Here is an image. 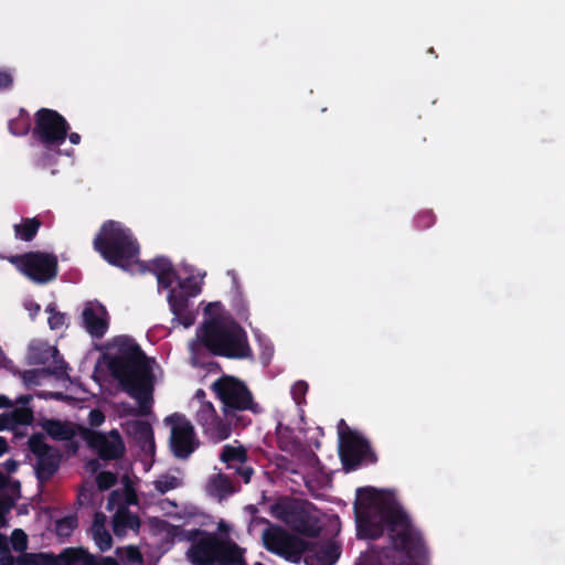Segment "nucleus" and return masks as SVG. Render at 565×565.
<instances>
[{"instance_id": "nucleus-1", "label": "nucleus", "mask_w": 565, "mask_h": 565, "mask_svg": "<svg viewBox=\"0 0 565 565\" xmlns=\"http://www.w3.org/2000/svg\"><path fill=\"white\" fill-rule=\"evenodd\" d=\"M356 521L359 535L375 539L383 533L377 522L385 521L390 536L396 547L406 548L414 534L406 515L384 492L373 488L359 490L356 498Z\"/></svg>"}, {"instance_id": "nucleus-2", "label": "nucleus", "mask_w": 565, "mask_h": 565, "mask_svg": "<svg viewBox=\"0 0 565 565\" xmlns=\"http://www.w3.org/2000/svg\"><path fill=\"white\" fill-rule=\"evenodd\" d=\"M196 341L217 355L234 359L250 355L246 332L218 302L205 307Z\"/></svg>"}, {"instance_id": "nucleus-3", "label": "nucleus", "mask_w": 565, "mask_h": 565, "mask_svg": "<svg viewBox=\"0 0 565 565\" xmlns=\"http://www.w3.org/2000/svg\"><path fill=\"white\" fill-rule=\"evenodd\" d=\"M111 373L124 390L141 401L150 392V367L139 348L128 338H117L107 348Z\"/></svg>"}, {"instance_id": "nucleus-4", "label": "nucleus", "mask_w": 565, "mask_h": 565, "mask_svg": "<svg viewBox=\"0 0 565 565\" xmlns=\"http://www.w3.org/2000/svg\"><path fill=\"white\" fill-rule=\"evenodd\" d=\"M94 246L111 265L129 268L137 263L139 246L130 231L117 222L103 225Z\"/></svg>"}, {"instance_id": "nucleus-5", "label": "nucleus", "mask_w": 565, "mask_h": 565, "mask_svg": "<svg viewBox=\"0 0 565 565\" xmlns=\"http://www.w3.org/2000/svg\"><path fill=\"white\" fill-rule=\"evenodd\" d=\"M189 557L198 565H209L215 561L230 564L241 562L242 552L233 543L218 542L211 535H203L189 551Z\"/></svg>"}, {"instance_id": "nucleus-6", "label": "nucleus", "mask_w": 565, "mask_h": 565, "mask_svg": "<svg viewBox=\"0 0 565 565\" xmlns=\"http://www.w3.org/2000/svg\"><path fill=\"white\" fill-rule=\"evenodd\" d=\"M20 271L36 282H46L56 275V258L45 253H28L10 259Z\"/></svg>"}, {"instance_id": "nucleus-7", "label": "nucleus", "mask_w": 565, "mask_h": 565, "mask_svg": "<svg viewBox=\"0 0 565 565\" xmlns=\"http://www.w3.org/2000/svg\"><path fill=\"white\" fill-rule=\"evenodd\" d=\"M164 423L170 428V447L172 452L179 458H186L198 445L193 426L180 414L167 417Z\"/></svg>"}, {"instance_id": "nucleus-8", "label": "nucleus", "mask_w": 565, "mask_h": 565, "mask_svg": "<svg viewBox=\"0 0 565 565\" xmlns=\"http://www.w3.org/2000/svg\"><path fill=\"white\" fill-rule=\"evenodd\" d=\"M263 542L268 551L287 558L297 557L307 548V543L302 539L290 535L277 526H269L263 532Z\"/></svg>"}, {"instance_id": "nucleus-9", "label": "nucleus", "mask_w": 565, "mask_h": 565, "mask_svg": "<svg viewBox=\"0 0 565 565\" xmlns=\"http://www.w3.org/2000/svg\"><path fill=\"white\" fill-rule=\"evenodd\" d=\"M213 390L225 409H247L252 407V396L245 385L232 376H223L213 384Z\"/></svg>"}, {"instance_id": "nucleus-10", "label": "nucleus", "mask_w": 565, "mask_h": 565, "mask_svg": "<svg viewBox=\"0 0 565 565\" xmlns=\"http://www.w3.org/2000/svg\"><path fill=\"white\" fill-rule=\"evenodd\" d=\"M68 125L56 111L41 109L36 114V126L34 132L45 143H62L66 137Z\"/></svg>"}, {"instance_id": "nucleus-11", "label": "nucleus", "mask_w": 565, "mask_h": 565, "mask_svg": "<svg viewBox=\"0 0 565 565\" xmlns=\"http://www.w3.org/2000/svg\"><path fill=\"white\" fill-rule=\"evenodd\" d=\"M31 451L36 458L35 469L39 478H49L57 468L58 455L50 448L42 436H33L29 440Z\"/></svg>"}, {"instance_id": "nucleus-12", "label": "nucleus", "mask_w": 565, "mask_h": 565, "mask_svg": "<svg viewBox=\"0 0 565 565\" xmlns=\"http://www.w3.org/2000/svg\"><path fill=\"white\" fill-rule=\"evenodd\" d=\"M367 444L352 431L340 433V456L347 470L355 468L367 451Z\"/></svg>"}, {"instance_id": "nucleus-13", "label": "nucleus", "mask_w": 565, "mask_h": 565, "mask_svg": "<svg viewBox=\"0 0 565 565\" xmlns=\"http://www.w3.org/2000/svg\"><path fill=\"white\" fill-rule=\"evenodd\" d=\"M88 445L104 459H115L124 454L125 446L117 430L109 434L90 433L87 436Z\"/></svg>"}, {"instance_id": "nucleus-14", "label": "nucleus", "mask_w": 565, "mask_h": 565, "mask_svg": "<svg viewBox=\"0 0 565 565\" xmlns=\"http://www.w3.org/2000/svg\"><path fill=\"white\" fill-rule=\"evenodd\" d=\"M25 562L33 565H77L79 563L90 564V557L82 550L70 548L57 557L46 554L24 555L19 564L24 565Z\"/></svg>"}, {"instance_id": "nucleus-15", "label": "nucleus", "mask_w": 565, "mask_h": 565, "mask_svg": "<svg viewBox=\"0 0 565 565\" xmlns=\"http://www.w3.org/2000/svg\"><path fill=\"white\" fill-rule=\"evenodd\" d=\"M29 358L33 364H42L51 373H61L64 371L63 362L57 359L56 349L46 343H32Z\"/></svg>"}, {"instance_id": "nucleus-16", "label": "nucleus", "mask_w": 565, "mask_h": 565, "mask_svg": "<svg viewBox=\"0 0 565 565\" xmlns=\"http://www.w3.org/2000/svg\"><path fill=\"white\" fill-rule=\"evenodd\" d=\"M83 321L92 335L103 337L108 327L106 309L98 302H87L83 310Z\"/></svg>"}, {"instance_id": "nucleus-17", "label": "nucleus", "mask_w": 565, "mask_h": 565, "mask_svg": "<svg viewBox=\"0 0 565 565\" xmlns=\"http://www.w3.org/2000/svg\"><path fill=\"white\" fill-rule=\"evenodd\" d=\"M169 301L179 323L185 328L191 327L194 323L196 313L189 308L188 300L173 294L170 296Z\"/></svg>"}, {"instance_id": "nucleus-18", "label": "nucleus", "mask_w": 565, "mask_h": 565, "mask_svg": "<svg viewBox=\"0 0 565 565\" xmlns=\"http://www.w3.org/2000/svg\"><path fill=\"white\" fill-rule=\"evenodd\" d=\"M139 519L127 511L126 509H119L114 516V532L116 535H125L128 531H138Z\"/></svg>"}, {"instance_id": "nucleus-19", "label": "nucleus", "mask_w": 565, "mask_h": 565, "mask_svg": "<svg viewBox=\"0 0 565 565\" xmlns=\"http://www.w3.org/2000/svg\"><path fill=\"white\" fill-rule=\"evenodd\" d=\"M42 428L52 438L58 440L70 439L75 434L74 427L66 422L47 419L42 423Z\"/></svg>"}, {"instance_id": "nucleus-20", "label": "nucleus", "mask_w": 565, "mask_h": 565, "mask_svg": "<svg viewBox=\"0 0 565 565\" xmlns=\"http://www.w3.org/2000/svg\"><path fill=\"white\" fill-rule=\"evenodd\" d=\"M182 484V477L179 471H168L153 482L154 489L159 494H164L168 491L174 490Z\"/></svg>"}, {"instance_id": "nucleus-21", "label": "nucleus", "mask_w": 565, "mask_h": 565, "mask_svg": "<svg viewBox=\"0 0 565 565\" xmlns=\"http://www.w3.org/2000/svg\"><path fill=\"white\" fill-rule=\"evenodd\" d=\"M207 490L210 494L218 499H222L234 491L231 481L223 475H216L211 478Z\"/></svg>"}, {"instance_id": "nucleus-22", "label": "nucleus", "mask_w": 565, "mask_h": 565, "mask_svg": "<svg viewBox=\"0 0 565 565\" xmlns=\"http://www.w3.org/2000/svg\"><path fill=\"white\" fill-rule=\"evenodd\" d=\"M246 454L242 446L226 445L221 454V459L230 466L245 461Z\"/></svg>"}, {"instance_id": "nucleus-23", "label": "nucleus", "mask_w": 565, "mask_h": 565, "mask_svg": "<svg viewBox=\"0 0 565 565\" xmlns=\"http://www.w3.org/2000/svg\"><path fill=\"white\" fill-rule=\"evenodd\" d=\"M40 222L36 218L24 220L21 224L14 225L15 236L23 241H30L35 235Z\"/></svg>"}, {"instance_id": "nucleus-24", "label": "nucleus", "mask_w": 565, "mask_h": 565, "mask_svg": "<svg viewBox=\"0 0 565 565\" xmlns=\"http://www.w3.org/2000/svg\"><path fill=\"white\" fill-rule=\"evenodd\" d=\"M117 555L125 565H142V557L134 546L117 550Z\"/></svg>"}, {"instance_id": "nucleus-25", "label": "nucleus", "mask_w": 565, "mask_h": 565, "mask_svg": "<svg viewBox=\"0 0 565 565\" xmlns=\"http://www.w3.org/2000/svg\"><path fill=\"white\" fill-rule=\"evenodd\" d=\"M157 265H158L157 276H158L159 284L164 287H169L174 280V277H175L174 271L171 269L170 264L167 260H163V259L158 260Z\"/></svg>"}, {"instance_id": "nucleus-26", "label": "nucleus", "mask_w": 565, "mask_h": 565, "mask_svg": "<svg viewBox=\"0 0 565 565\" xmlns=\"http://www.w3.org/2000/svg\"><path fill=\"white\" fill-rule=\"evenodd\" d=\"M92 534L102 551H107L111 547V536L105 529L94 530Z\"/></svg>"}, {"instance_id": "nucleus-27", "label": "nucleus", "mask_w": 565, "mask_h": 565, "mask_svg": "<svg viewBox=\"0 0 565 565\" xmlns=\"http://www.w3.org/2000/svg\"><path fill=\"white\" fill-rule=\"evenodd\" d=\"M49 326L52 330H60L66 324V317L61 312H56L54 308L49 307Z\"/></svg>"}, {"instance_id": "nucleus-28", "label": "nucleus", "mask_w": 565, "mask_h": 565, "mask_svg": "<svg viewBox=\"0 0 565 565\" xmlns=\"http://www.w3.org/2000/svg\"><path fill=\"white\" fill-rule=\"evenodd\" d=\"M76 527V520L74 518H66L56 522V533L60 536H68Z\"/></svg>"}, {"instance_id": "nucleus-29", "label": "nucleus", "mask_w": 565, "mask_h": 565, "mask_svg": "<svg viewBox=\"0 0 565 565\" xmlns=\"http://www.w3.org/2000/svg\"><path fill=\"white\" fill-rule=\"evenodd\" d=\"M116 476L108 471L100 472L96 478L98 488L100 490L109 489L116 483Z\"/></svg>"}, {"instance_id": "nucleus-30", "label": "nucleus", "mask_w": 565, "mask_h": 565, "mask_svg": "<svg viewBox=\"0 0 565 565\" xmlns=\"http://www.w3.org/2000/svg\"><path fill=\"white\" fill-rule=\"evenodd\" d=\"M14 550L22 552L26 548V535L22 530H14L11 535Z\"/></svg>"}, {"instance_id": "nucleus-31", "label": "nucleus", "mask_w": 565, "mask_h": 565, "mask_svg": "<svg viewBox=\"0 0 565 565\" xmlns=\"http://www.w3.org/2000/svg\"><path fill=\"white\" fill-rule=\"evenodd\" d=\"M12 418L19 424H29L32 420V413L29 408H19L12 413Z\"/></svg>"}, {"instance_id": "nucleus-32", "label": "nucleus", "mask_w": 565, "mask_h": 565, "mask_svg": "<svg viewBox=\"0 0 565 565\" xmlns=\"http://www.w3.org/2000/svg\"><path fill=\"white\" fill-rule=\"evenodd\" d=\"M212 436L217 441L226 439L230 436V427L222 423H216L215 427L212 429Z\"/></svg>"}, {"instance_id": "nucleus-33", "label": "nucleus", "mask_w": 565, "mask_h": 565, "mask_svg": "<svg viewBox=\"0 0 565 565\" xmlns=\"http://www.w3.org/2000/svg\"><path fill=\"white\" fill-rule=\"evenodd\" d=\"M307 384L305 382H297L294 386H292V395H294V398L300 403L302 396L306 394L307 392Z\"/></svg>"}, {"instance_id": "nucleus-34", "label": "nucleus", "mask_w": 565, "mask_h": 565, "mask_svg": "<svg viewBox=\"0 0 565 565\" xmlns=\"http://www.w3.org/2000/svg\"><path fill=\"white\" fill-rule=\"evenodd\" d=\"M104 419H105V417H104L103 413H102V412H99V411H96V409H95V411H92V412L89 413V422H90V424H92V425H94V426H99V425H102V424H103V422H104Z\"/></svg>"}, {"instance_id": "nucleus-35", "label": "nucleus", "mask_w": 565, "mask_h": 565, "mask_svg": "<svg viewBox=\"0 0 565 565\" xmlns=\"http://www.w3.org/2000/svg\"><path fill=\"white\" fill-rule=\"evenodd\" d=\"M105 523H106V516L103 513H96L94 522H93L92 531L97 530V529L98 530L105 529Z\"/></svg>"}, {"instance_id": "nucleus-36", "label": "nucleus", "mask_w": 565, "mask_h": 565, "mask_svg": "<svg viewBox=\"0 0 565 565\" xmlns=\"http://www.w3.org/2000/svg\"><path fill=\"white\" fill-rule=\"evenodd\" d=\"M11 84V77L7 73H0V88L8 87Z\"/></svg>"}, {"instance_id": "nucleus-37", "label": "nucleus", "mask_w": 565, "mask_h": 565, "mask_svg": "<svg viewBox=\"0 0 565 565\" xmlns=\"http://www.w3.org/2000/svg\"><path fill=\"white\" fill-rule=\"evenodd\" d=\"M26 309L31 311V316H34L40 311V306L30 301L26 303Z\"/></svg>"}, {"instance_id": "nucleus-38", "label": "nucleus", "mask_w": 565, "mask_h": 565, "mask_svg": "<svg viewBox=\"0 0 565 565\" xmlns=\"http://www.w3.org/2000/svg\"><path fill=\"white\" fill-rule=\"evenodd\" d=\"M95 565H118L117 562L114 558L110 557H104Z\"/></svg>"}, {"instance_id": "nucleus-39", "label": "nucleus", "mask_w": 565, "mask_h": 565, "mask_svg": "<svg viewBox=\"0 0 565 565\" xmlns=\"http://www.w3.org/2000/svg\"><path fill=\"white\" fill-rule=\"evenodd\" d=\"M140 427H141V430H142L145 437L150 438L151 437V429H150L149 425L142 423V424H140Z\"/></svg>"}, {"instance_id": "nucleus-40", "label": "nucleus", "mask_w": 565, "mask_h": 565, "mask_svg": "<svg viewBox=\"0 0 565 565\" xmlns=\"http://www.w3.org/2000/svg\"><path fill=\"white\" fill-rule=\"evenodd\" d=\"M4 466H6V469L10 472H13L17 469V462L13 460L6 461Z\"/></svg>"}, {"instance_id": "nucleus-41", "label": "nucleus", "mask_w": 565, "mask_h": 565, "mask_svg": "<svg viewBox=\"0 0 565 565\" xmlns=\"http://www.w3.org/2000/svg\"><path fill=\"white\" fill-rule=\"evenodd\" d=\"M239 473H242V476L244 477L245 482L249 481V478L252 475V470L249 468H244V469L239 470Z\"/></svg>"}, {"instance_id": "nucleus-42", "label": "nucleus", "mask_w": 565, "mask_h": 565, "mask_svg": "<svg viewBox=\"0 0 565 565\" xmlns=\"http://www.w3.org/2000/svg\"><path fill=\"white\" fill-rule=\"evenodd\" d=\"M338 557V553L335 551V548L332 550V554L328 557V559L323 561L324 564H332L335 562Z\"/></svg>"}, {"instance_id": "nucleus-43", "label": "nucleus", "mask_w": 565, "mask_h": 565, "mask_svg": "<svg viewBox=\"0 0 565 565\" xmlns=\"http://www.w3.org/2000/svg\"><path fill=\"white\" fill-rule=\"evenodd\" d=\"M7 451H8V444L2 437H0V456L6 454Z\"/></svg>"}, {"instance_id": "nucleus-44", "label": "nucleus", "mask_w": 565, "mask_h": 565, "mask_svg": "<svg viewBox=\"0 0 565 565\" xmlns=\"http://www.w3.org/2000/svg\"><path fill=\"white\" fill-rule=\"evenodd\" d=\"M120 413L122 415H130V414H137L138 411H135L134 408H127L125 405L121 406Z\"/></svg>"}, {"instance_id": "nucleus-45", "label": "nucleus", "mask_w": 565, "mask_h": 565, "mask_svg": "<svg viewBox=\"0 0 565 565\" xmlns=\"http://www.w3.org/2000/svg\"><path fill=\"white\" fill-rule=\"evenodd\" d=\"M68 138H70V141L74 145H77L81 140L79 135L76 132L71 134Z\"/></svg>"}, {"instance_id": "nucleus-46", "label": "nucleus", "mask_w": 565, "mask_h": 565, "mask_svg": "<svg viewBox=\"0 0 565 565\" xmlns=\"http://www.w3.org/2000/svg\"><path fill=\"white\" fill-rule=\"evenodd\" d=\"M127 502L128 503H136V497L135 494L131 492L130 489H127Z\"/></svg>"}, {"instance_id": "nucleus-47", "label": "nucleus", "mask_w": 565, "mask_h": 565, "mask_svg": "<svg viewBox=\"0 0 565 565\" xmlns=\"http://www.w3.org/2000/svg\"><path fill=\"white\" fill-rule=\"evenodd\" d=\"M9 406V401L6 396L0 395V407Z\"/></svg>"}, {"instance_id": "nucleus-48", "label": "nucleus", "mask_w": 565, "mask_h": 565, "mask_svg": "<svg viewBox=\"0 0 565 565\" xmlns=\"http://www.w3.org/2000/svg\"><path fill=\"white\" fill-rule=\"evenodd\" d=\"M6 544H7L6 536L0 533V547L6 546Z\"/></svg>"}, {"instance_id": "nucleus-49", "label": "nucleus", "mask_w": 565, "mask_h": 565, "mask_svg": "<svg viewBox=\"0 0 565 565\" xmlns=\"http://www.w3.org/2000/svg\"><path fill=\"white\" fill-rule=\"evenodd\" d=\"M3 524H4L3 509H2V505L0 504V526H2Z\"/></svg>"}, {"instance_id": "nucleus-50", "label": "nucleus", "mask_w": 565, "mask_h": 565, "mask_svg": "<svg viewBox=\"0 0 565 565\" xmlns=\"http://www.w3.org/2000/svg\"><path fill=\"white\" fill-rule=\"evenodd\" d=\"M115 495H116V493H115V492H113V493L110 494V499H109V503H108V508H109V509H110V508H111V505H113V501H114V499H115Z\"/></svg>"}, {"instance_id": "nucleus-51", "label": "nucleus", "mask_w": 565, "mask_h": 565, "mask_svg": "<svg viewBox=\"0 0 565 565\" xmlns=\"http://www.w3.org/2000/svg\"><path fill=\"white\" fill-rule=\"evenodd\" d=\"M220 529H222V530H226V529H227V526L222 522V523H220Z\"/></svg>"}, {"instance_id": "nucleus-52", "label": "nucleus", "mask_w": 565, "mask_h": 565, "mask_svg": "<svg viewBox=\"0 0 565 565\" xmlns=\"http://www.w3.org/2000/svg\"><path fill=\"white\" fill-rule=\"evenodd\" d=\"M198 292H199V288H195L191 294H192V295H195V294H198Z\"/></svg>"}, {"instance_id": "nucleus-53", "label": "nucleus", "mask_w": 565, "mask_h": 565, "mask_svg": "<svg viewBox=\"0 0 565 565\" xmlns=\"http://www.w3.org/2000/svg\"><path fill=\"white\" fill-rule=\"evenodd\" d=\"M277 516L287 520L286 515L278 514Z\"/></svg>"}, {"instance_id": "nucleus-54", "label": "nucleus", "mask_w": 565, "mask_h": 565, "mask_svg": "<svg viewBox=\"0 0 565 565\" xmlns=\"http://www.w3.org/2000/svg\"><path fill=\"white\" fill-rule=\"evenodd\" d=\"M191 350L194 351L195 350V343H192L191 344Z\"/></svg>"}, {"instance_id": "nucleus-55", "label": "nucleus", "mask_w": 565, "mask_h": 565, "mask_svg": "<svg viewBox=\"0 0 565 565\" xmlns=\"http://www.w3.org/2000/svg\"><path fill=\"white\" fill-rule=\"evenodd\" d=\"M20 561H21V558L18 561L17 565H20V564H19V563H20ZM24 565H29V562H25V563H24Z\"/></svg>"}, {"instance_id": "nucleus-56", "label": "nucleus", "mask_w": 565, "mask_h": 565, "mask_svg": "<svg viewBox=\"0 0 565 565\" xmlns=\"http://www.w3.org/2000/svg\"><path fill=\"white\" fill-rule=\"evenodd\" d=\"M256 565H262V564H256Z\"/></svg>"}]
</instances>
